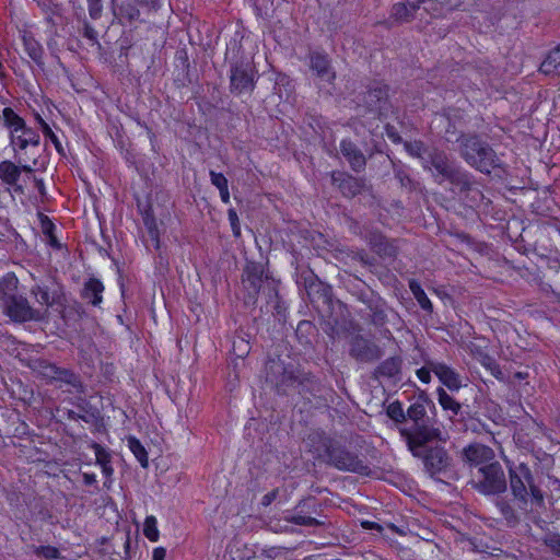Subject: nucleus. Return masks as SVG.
I'll use <instances>...</instances> for the list:
<instances>
[{"mask_svg":"<svg viewBox=\"0 0 560 560\" xmlns=\"http://www.w3.org/2000/svg\"><path fill=\"white\" fill-rule=\"evenodd\" d=\"M38 121H39V125L42 127V131H43L44 136L46 138H48L54 143L56 150L59 153H63V149H62L61 142L59 141L58 137L52 131V129L49 127V125L43 118H40L39 116H38Z\"/></svg>","mask_w":560,"mask_h":560,"instance_id":"obj_47","label":"nucleus"},{"mask_svg":"<svg viewBox=\"0 0 560 560\" xmlns=\"http://www.w3.org/2000/svg\"><path fill=\"white\" fill-rule=\"evenodd\" d=\"M228 218L233 231L234 236L238 237L241 235V226L238 221V215L234 209H229Z\"/></svg>","mask_w":560,"mask_h":560,"instance_id":"obj_53","label":"nucleus"},{"mask_svg":"<svg viewBox=\"0 0 560 560\" xmlns=\"http://www.w3.org/2000/svg\"><path fill=\"white\" fill-rule=\"evenodd\" d=\"M384 354L383 349L373 340L361 334H354L349 339V355L359 363H372Z\"/></svg>","mask_w":560,"mask_h":560,"instance_id":"obj_10","label":"nucleus"},{"mask_svg":"<svg viewBox=\"0 0 560 560\" xmlns=\"http://www.w3.org/2000/svg\"><path fill=\"white\" fill-rule=\"evenodd\" d=\"M435 363V360L424 359V365L416 371L417 377L424 384L431 382V373L433 372L430 364Z\"/></svg>","mask_w":560,"mask_h":560,"instance_id":"obj_48","label":"nucleus"},{"mask_svg":"<svg viewBox=\"0 0 560 560\" xmlns=\"http://www.w3.org/2000/svg\"><path fill=\"white\" fill-rule=\"evenodd\" d=\"M34 184L40 195H45V184L43 179L34 178Z\"/></svg>","mask_w":560,"mask_h":560,"instance_id":"obj_61","label":"nucleus"},{"mask_svg":"<svg viewBox=\"0 0 560 560\" xmlns=\"http://www.w3.org/2000/svg\"><path fill=\"white\" fill-rule=\"evenodd\" d=\"M278 489H273L272 491L266 493L261 499V504L265 506L270 505L278 497Z\"/></svg>","mask_w":560,"mask_h":560,"instance_id":"obj_57","label":"nucleus"},{"mask_svg":"<svg viewBox=\"0 0 560 560\" xmlns=\"http://www.w3.org/2000/svg\"><path fill=\"white\" fill-rule=\"evenodd\" d=\"M436 394L439 404L444 410L452 411L454 416L458 415L462 408L458 401H456L451 395H448L446 390L442 387H439L436 389Z\"/></svg>","mask_w":560,"mask_h":560,"instance_id":"obj_35","label":"nucleus"},{"mask_svg":"<svg viewBox=\"0 0 560 560\" xmlns=\"http://www.w3.org/2000/svg\"><path fill=\"white\" fill-rule=\"evenodd\" d=\"M331 183L347 198H353L361 194L365 187V179L354 177L346 172L332 171L330 173Z\"/></svg>","mask_w":560,"mask_h":560,"instance_id":"obj_14","label":"nucleus"},{"mask_svg":"<svg viewBox=\"0 0 560 560\" xmlns=\"http://www.w3.org/2000/svg\"><path fill=\"white\" fill-rule=\"evenodd\" d=\"M254 65L247 60L233 62L230 69V90L234 94L250 93L255 89L256 75Z\"/></svg>","mask_w":560,"mask_h":560,"instance_id":"obj_9","label":"nucleus"},{"mask_svg":"<svg viewBox=\"0 0 560 560\" xmlns=\"http://www.w3.org/2000/svg\"><path fill=\"white\" fill-rule=\"evenodd\" d=\"M472 487L485 495H495L506 490V477L498 460L477 469L471 480Z\"/></svg>","mask_w":560,"mask_h":560,"instance_id":"obj_6","label":"nucleus"},{"mask_svg":"<svg viewBox=\"0 0 560 560\" xmlns=\"http://www.w3.org/2000/svg\"><path fill=\"white\" fill-rule=\"evenodd\" d=\"M510 489L515 505L523 512H528V505L544 504V494L540 488L535 483L530 468L521 463L517 466L509 468Z\"/></svg>","mask_w":560,"mask_h":560,"instance_id":"obj_2","label":"nucleus"},{"mask_svg":"<svg viewBox=\"0 0 560 560\" xmlns=\"http://www.w3.org/2000/svg\"><path fill=\"white\" fill-rule=\"evenodd\" d=\"M304 287L312 304L329 305L331 303V288L319 281L313 272L304 277Z\"/></svg>","mask_w":560,"mask_h":560,"instance_id":"obj_15","label":"nucleus"},{"mask_svg":"<svg viewBox=\"0 0 560 560\" xmlns=\"http://www.w3.org/2000/svg\"><path fill=\"white\" fill-rule=\"evenodd\" d=\"M143 534L150 541H156L159 539L156 518L154 516H147L143 526Z\"/></svg>","mask_w":560,"mask_h":560,"instance_id":"obj_46","label":"nucleus"},{"mask_svg":"<svg viewBox=\"0 0 560 560\" xmlns=\"http://www.w3.org/2000/svg\"><path fill=\"white\" fill-rule=\"evenodd\" d=\"M83 36L91 42L92 45H98L97 32L89 23H84Z\"/></svg>","mask_w":560,"mask_h":560,"instance_id":"obj_55","label":"nucleus"},{"mask_svg":"<svg viewBox=\"0 0 560 560\" xmlns=\"http://www.w3.org/2000/svg\"><path fill=\"white\" fill-rule=\"evenodd\" d=\"M19 279L9 272L0 278V307L3 308L19 295Z\"/></svg>","mask_w":560,"mask_h":560,"instance_id":"obj_20","label":"nucleus"},{"mask_svg":"<svg viewBox=\"0 0 560 560\" xmlns=\"http://www.w3.org/2000/svg\"><path fill=\"white\" fill-rule=\"evenodd\" d=\"M386 413L393 421L397 423H402L406 421V413L402 409L401 402L398 400L389 404Z\"/></svg>","mask_w":560,"mask_h":560,"instance_id":"obj_45","label":"nucleus"},{"mask_svg":"<svg viewBox=\"0 0 560 560\" xmlns=\"http://www.w3.org/2000/svg\"><path fill=\"white\" fill-rule=\"evenodd\" d=\"M166 549L163 547H156L153 549L152 560H165Z\"/></svg>","mask_w":560,"mask_h":560,"instance_id":"obj_59","label":"nucleus"},{"mask_svg":"<svg viewBox=\"0 0 560 560\" xmlns=\"http://www.w3.org/2000/svg\"><path fill=\"white\" fill-rule=\"evenodd\" d=\"M406 419L411 420L413 425L427 421L429 418L427 417L424 402L417 400L416 402L411 404L407 409Z\"/></svg>","mask_w":560,"mask_h":560,"instance_id":"obj_33","label":"nucleus"},{"mask_svg":"<svg viewBox=\"0 0 560 560\" xmlns=\"http://www.w3.org/2000/svg\"><path fill=\"white\" fill-rule=\"evenodd\" d=\"M421 455H412L422 460L424 470L431 476H447L453 471V458L442 445H432L422 450Z\"/></svg>","mask_w":560,"mask_h":560,"instance_id":"obj_8","label":"nucleus"},{"mask_svg":"<svg viewBox=\"0 0 560 560\" xmlns=\"http://www.w3.org/2000/svg\"><path fill=\"white\" fill-rule=\"evenodd\" d=\"M220 191V197H221V200L224 202V203H229L230 202V191H229V187L226 189H221L219 190Z\"/></svg>","mask_w":560,"mask_h":560,"instance_id":"obj_63","label":"nucleus"},{"mask_svg":"<svg viewBox=\"0 0 560 560\" xmlns=\"http://www.w3.org/2000/svg\"><path fill=\"white\" fill-rule=\"evenodd\" d=\"M372 246L383 257H394L397 254L396 247L383 236L375 237Z\"/></svg>","mask_w":560,"mask_h":560,"instance_id":"obj_40","label":"nucleus"},{"mask_svg":"<svg viewBox=\"0 0 560 560\" xmlns=\"http://www.w3.org/2000/svg\"><path fill=\"white\" fill-rule=\"evenodd\" d=\"M50 383H59V387L63 384L72 387L77 393H83V384L80 380V376L75 374L72 370L57 366L56 374L51 378Z\"/></svg>","mask_w":560,"mask_h":560,"instance_id":"obj_24","label":"nucleus"},{"mask_svg":"<svg viewBox=\"0 0 560 560\" xmlns=\"http://www.w3.org/2000/svg\"><path fill=\"white\" fill-rule=\"evenodd\" d=\"M21 176V167L15 165L11 161H3L0 163V178L5 184L13 186L18 192H23L22 186L18 185V180Z\"/></svg>","mask_w":560,"mask_h":560,"instance_id":"obj_26","label":"nucleus"},{"mask_svg":"<svg viewBox=\"0 0 560 560\" xmlns=\"http://www.w3.org/2000/svg\"><path fill=\"white\" fill-rule=\"evenodd\" d=\"M2 312L15 323L39 322L44 318L43 313L33 308L27 299L21 294L5 305Z\"/></svg>","mask_w":560,"mask_h":560,"instance_id":"obj_11","label":"nucleus"},{"mask_svg":"<svg viewBox=\"0 0 560 560\" xmlns=\"http://www.w3.org/2000/svg\"><path fill=\"white\" fill-rule=\"evenodd\" d=\"M409 289L412 292L415 299L419 303L422 310L427 312H432L433 305L425 294L424 290L421 288L420 283L416 280H411L409 282Z\"/></svg>","mask_w":560,"mask_h":560,"instance_id":"obj_36","label":"nucleus"},{"mask_svg":"<svg viewBox=\"0 0 560 560\" xmlns=\"http://www.w3.org/2000/svg\"><path fill=\"white\" fill-rule=\"evenodd\" d=\"M31 294L36 298V301L46 307L55 304H61L63 293L61 288L50 289L46 284H35L31 289Z\"/></svg>","mask_w":560,"mask_h":560,"instance_id":"obj_19","label":"nucleus"},{"mask_svg":"<svg viewBox=\"0 0 560 560\" xmlns=\"http://www.w3.org/2000/svg\"><path fill=\"white\" fill-rule=\"evenodd\" d=\"M128 446L143 468L149 465L148 453L141 442L135 436L128 439Z\"/></svg>","mask_w":560,"mask_h":560,"instance_id":"obj_41","label":"nucleus"},{"mask_svg":"<svg viewBox=\"0 0 560 560\" xmlns=\"http://www.w3.org/2000/svg\"><path fill=\"white\" fill-rule=\"evenodd\" d=\"M400 434L412 455H421L422 450L431 446L430 443H445L448 440L447 433L431 419L412 425L411 429L404 428Z\"/></svg>","mask_w":560,"mask_h":560,"instance_id":"obj_4","label":"nucleus"},{"mask_svg":"<svg viewBox=\"0 0 560 560\" xmlns=\"http://www.w3.org/2000/svg\"><path fill=\"white\" fill-rule=\"evenodd\" d=\"M83 481L86 486H92L96 483V476L94 474L84 472Z\"/></svg>","mask_w":560,"mask_h":560,"instance_id":"obj_60","label":"nucleus"},{"mask_svg":"<svg viewBox=\"0 0 560 560\" xmlns=\"http://www.w3.org/2000/svg\"><path fill=\"white\" fill-rule=\"evenodd\" d=\"M310 67L316 75L324 82L332 83L336 79L328 55L318 51H312L308 55Z\"/></svg>","mask_w":560,"mask_h":560,"instance_id":"obj_16","label":"nucleus"},{"mask_svg":"<svg viewBox=\"0 0 560 560\" xmlns=\"http://www.w3.org/2000/svg\"><path fill=\"white\" fill-rule=\"evenodd\" d=\"M285 521L300 526H320L324 524L315 517L301 515L298 513L285 516Z\"/></svg>","mask_w":560,"mask_h":560,"instance_id":"obj_43","label":"nucleus"},{"mask_svg":"<svg viewBox=\"0 0 560 560\" xmlns=\"http://www.w3.org/2000/svg\"><path fill=\"white\" fill-rule=\"evenodd\" d=\"M402 360L400 357H390L381 362L374 370L375 378H388L399 381Z\"/></svg>","mask_w":560,"mask_h":560,"instance_id":"obj_21","label":"nucleus"},{"mask_svg":"<svg viewBox=\"0 0 560 560\" xmlns=\"http://www.w3.org/2000/svg\"><path fill=\"white\" fill-rule=\"evenodd\" d=\"M388 86L385 84L377 83L373 85L366 95V104L376 109H382L383 104L386 103L388 98Z\"/></svg>","mask_w":560,"mask_h":560,"instance_id":"obj_29","label":"nucleus"},{"mask_svg":"<svg viewBox=\"0 0 560 560\" xmlns=\"http://www.w3.org/2000/svg\"><path fill=\"white\" fill-rule=\"evenodd\" d=\"M89 14L92 19L96 20L102 13V0H88Z\"/></svg>","mask_w":560,"mask_h":560,"instance_id":"obj_54","label":"nucleus"},{"mask_svg":"<svg viewBox=\"0 0 560 560\" xmlns=\"http://www.w3.org/2000/svg\"><path fill=\"white\" fill-rule=\"evenodd\" d=\"M460 459L470 468L477 467L478 469L495 460V453L490 446L471 443L462 450Z\"/></svg>","mask_w":560,"mask_h":560,"instance_id":"obj_12","label":"nucleus"},{"mask_svg":"<svg viewBox=\"0 0 560 560\" xmlns=\"http://www.w3.org/2000/svg\"><path fill=\"white\" fill-rule=\"evenodd\" d=\"M32 553H34L36 557L45 559V560H57L62 559V556L57 547L54 546H36L31 545L28 546Z\"/></svg>","mask_w":560,"mask_h":560,"instance_id":"obj_38","label":"nucleus"},{"mask_svg":"<svg viewBox=\"0 0 560 560\" xmlns=\"http://www.w3.org/2000/svg\"><path fill=\"white\" fill-rule=\"evenodd\" d=\"M2 118L4 125L11 129V135L19 133L25 126L24 119L20 117L11 107L3 108Z\"/></svg>","mask_w":560,"mask_h":560,"instance_id":"obj_31","label":"nucleus"},{"mask_svg":"<svg viewBox=\"0 0 560 560\" xmlns=\"http://www.w3.org/2000/svg\"><path fill=\"white\" fill-rule=\"evenodd\" d=\"M23 45L27 56L39 67L44 66V48L43 46L31 35H23Z\"/></svg>","mask_w":560,"mask_h":560,"instance_id":"obj_30","label":"nucleus"},{"mask_svg":"<svg viewBox=\"0 0 560 560\" xmlns=\"http://www.w3.org/2000/svg\"><path fill=\"white\" fill-rule=\"evenodd\" d=\"M430 366L439 381L450 390H458L462 387L460 375L452 366L439 361L431 363Z\"/></svg>","mask_w":560,"mask_h":560,"instance_id":"obj_17","label":"nucleus"},{"mask_svg":"<svg viewBox=\"0 0 560 560\" xmlns=\"http://www.w3.org/2000/svg\"><path fill=\"white\" fill-rule=\"evenodd\" d=\"M419 9L420 5L417 1L412 3L397 2L392 7L389 18L399 24L409 23L413 21Z\"/></svg>","mask_w":560,"mask_h":560,"instance_id":"obj_22","label":"nucleus"},{"mask_svg":"<svg viewBox=\"0 0 560 560\" xmlns=\"http://www.w3.org/2000/svg\"><path fill=\"white\" fill-rule=\"evenodd\" d=\"M423 5H424V10L431 14H433V12L438 11V5H436L435 1H430L429 3L423 4Z\"/></svg>","mask_w":560,"mask_h":560,"instance_id":"obj_62","label":"nucleus"},{"mask_svg":"<svg viewBox=\"0 0 560 560\" xmlns=\"http://www.w3.org/2000/svg\"><path fill=\"white\" fill-rule=\"evenodd\" d=\"M396 178L399 180L401 186L408 187L410 189L413 187L412 178L404 171L396 172Z\"/></svg>","mask_w":560,"mask_h":560,"instance_id":"obj_56","label":"nucleus"},{"mask_svg":"<svg viewBox=\"0 0 560 560\" xmlns=\"http://www.w3.org/2000/svg\"><path fill=\"white\" fill-rule=\"evenodd\" d=\"M209 175L211 184L215 186L219 190L226 189L229 187L228 178L222 173L210 171Z\"/></svg>","mask_w":560,"mask_h":560,"instance_id":"obj_51","label":"nucleus"},{"mask_svg":"<svg viewBox=\"0 0 560 560\" xmlns=\"http://www.w3.org/2000/svg\"><path fill=\"white\" fill-rule=\"evenodd\" d=\"M93 448L95 451L96 463L100 466L110 464V455L104 447L95 443Z\"/></svg>","mask_w":560,"mask_h":560,"instance_id":"obj_50","label":"nucleus"},{"mask_svg":"<svg viewBox=\"0 0 560 560\" xmlns=\"http://www.w3.org/2000/svg\"><path fill=\"white\" fill-rule=\"evenodd\" d=\"M548 271L552 273L553 284L556 289L560 291V261H550L548 265Z\"/></svg>","mask_w":560,"mask_h":560,"instance_id":"obj_52","label":"nucleus"},{"mask_svg":"<svg viewBox=\"0 0 560 560\" xmlns=\"http://www.w3.org/2000/svg\"><path fill=\"white\" fill-rule=\"evenodd\" d=\"M26 365L38 376L50 383L54 374H56L57 365L44 358H30Z\"/></svg>","mask_w":560,"mask_h":560,"instance_id":"obj_27","label":"nucleus"},{"mask_svg":"<svg viewBox=\"0 0 560 560\" xmlns=\"http://www.w3.org/2000/svg\"><path fill=\"white\" fill-rule=\"evenodd\" d=\"M544 544L557 556L560 557V534L547 535Z\"/></svg>","mask_w":560,"mask_h":560,"instance_id":"obj_49","label":"nucleus"},{"mask_svg":"<svg viewBox=\"0 0 560 560\" xmlns=\"http://www.w3.org/2000/svg\"><path fill=\"white\" fill-rule=\"evenodd\" d=\"M475 358L479 361V363L486 368L491 375H493L497 380L502 381L504 378V375L500 369V365L497 363L495 359H493L491 355H489L486 352L478 351L475 354Z\"/></svg>","mask_w":560,"mask_h":560,"instance_id":"obj_32","label":"nucleus"},{"mask_svg":"<svg viewBox=\"0 0 560 560\" xmlns=\"http://www.w3.org/2000/svg\"><path fill=\"white\" fill-rule=\"evenodd\" d=\"M66 416H67V419H69V420L75 421V420L82 419L83 421L89 422V419H88L86 416L80 415V413H78V412H75L74 410H71V409H68L66 411Z\"/></svg>","mask_w":560,"mask_h":560,"instance_id":"obj_58","label":"nucleus"},{"mask_svg":"<svg viewBox=\"0 0 560 560\" xmlns=\"http://www.w3.org/2000/svg\"><path fill=\"white\" fill-rule=\"evenodd\" d=\"M307 445L318 460L340 471L354 472L361 476H370L372 472L370 466L357 453L351 452L324 433L314 432L310 434Z\"/></svg>","mask_w":560,"mask_h":560,"instance_id":"obj_1","label":"nucleus"},{"mask_svg":"<svg viewBox=\"0 0 560 560\" xmlns=\"http://www.w3.org/2000/svg\"><path fill=\"white\" fill-rule=\"evenodd\" d=\"M560 67V44L551 50L540 65V71L545 74H551Z\"/></svg>","mask_w":560,"mask_h":560,"instance_id":"obj_37","label":"nucleus"},{"mask_svg":"<svg viewBox=\"0 0 560 560\" xmlns=\"http://www.w3.org/2000/svg\"><path fill=\"white\" fill-rule=\"evenodd\" d=\"M404 147L411 156L421 161L422 166L424 165L425 158L430 154L431 149L427 148L420 140L406 141Z\"/></svg>","mask_w":560,"mask_h":560,"instance_id":"obj_34","label":"nucleus"},{"mask_svg":"<svg viewBox=\"0 0 560 560\" xmlns=\"http://www.w3.org/2000/svg\"><path fill=\"white\" fill-rule=\"evenodd\" d=\"M497 508L500 510L503 517L509 522H517L518 516L514 505L504 498L497 500Z\"/></svg>","mask_w":560,"mask_h":560,"instance_id":"obj_42","label":"nucleus"},{"mask_svg":"<svg viewBox=\"0 0 560 560\" xmlns=\"http://www.w3.org/2000/svg\"><path fill=\"white\" fill-rule=\"evenodd\" d=\"M340 152L348 161L351 170L360 173L365 170L366 159L363 152L351 140H342L340 142Z\"/></svg>","mask_w":560,"mask_h":560,"instance_id":"obj_18","label":"nucleus"},{"mask_svg":"<svg viewBox=\"0 0 560 560\" xmlns=\"http://www.w3.org/2000/svg\"><path fill=\"white\" fill-rule=\"evenodd\" d=\"M101 467H102V471H103V474H104L107 478H110V477H112V475H113V472H114V469H113L112 465H110V464H108V465H103V466H101Z\"/></svg>","mask_w":560,"mask_h":560,"instance_id":"obj_64","label":"nucleus"},{"mask_svg":"<svg viewBox=\"0 0 560 560\" xmlns=\"http://www.w3.org/2000/svg\"><path fill=\"white\" fill-rule=\"evenodd\" d=\"M104 285L101 280L96 278H90L85 281L81 298L93 306H100L103 301Z\"/></svg>","mask_w":560,"mask_h":560,"instance_id":"obj_23","label":"nucleus"},{"mask_svg":"<svg viewBox=\"0 0 560 560\" xmlns=\"http://www.w3.org/2000/svg\"><path fill=\"white\" fill-rule=\"evenodd\" d=\"M459 154L464 161L477 171L490 174L501 166V160L492 147L476 135L462 136L458 139Z\"/></svg>","mask_w":560,"mask_h":560,"instance_id":"obj_3","label":"nucleus"},{"mask_svg":"<svg viewBox=\"0 0 560 560\" xmlns=\"http://www.w3.org/2000/svg\"><path fill=\"white\" fill-rule=\"evenodd\" d=\"M11 144L14 150H25L28 145L37 148L39 145V135L25 125L19 133H12Z\"/></svg>","mask_w":560,"mask_h":560,"instance_id":"obj_25","label":"nucleus"},{"mask_svg":"<svg viewBox=\"0 0 560 560\" xmlns=\"http://www.w3.org/2000/svg\"><path fill=\"white\" fill-rule=\"evenodd\" d=\"M455 187L458 189V191L460 194L465 195V198L470 197V200L472 202V205H470L471 207L478 206L479 202L483 199V195H482L481 190L479 189L478 185L471 180L469 175H468L467 187H462V186H455Z\"/></svg>","mask_w":560,"mask_h":560,"instance_id":"obj_39","label":"nucleus"},{"mask_svg":"<svg viewBox=\"0 0 560 560\" xmlns=\"http://www.w3.org/2000/svg\"><path fill=\"white\" fill-rule=\"evenodd\" d=\"M143 222L151 241L154 242L155 248H159L160 233L155 219L150 214H145V217L143 218Z\"/></svg>","mask_w":560,"mask_h":560,"instance_id":"obj_44","label":"nucleus"},{"mask_svg":"<svg viewBox=\"0 0 560 560\" xmlns=\"http://www.w3.org/2000/svg\"><path fill=\"white\" fill-rule=\"evenodd\" d=\"M266 380L278 393L285 394L288 389L303 384L305 377L293 364H285L280 359L269 360L266 364Z\"/></svg>","mask_w":560,"mask_h":560,"instance_id":"obj_7","label":"nucleus"},{"mask_svg":"<svg viewBox=\"0 0 560 560\" xmlns=\"http://www.w3.org/2000/svg\"><path fill=\"white\" fill-rule=\"evenodd\" d=\"M266 280H268V276H265L262 265L256 262H248L245 266L242 275V281L244 288L248 292V300H246L247 303L255 302V299Z\"/></svg>","mask_w":560,"mask_h":560,"instance_id":"obj_13","label":"nucleus"},{"mask_svg":"<svg viewBox=\"0 0 560 560\" xmlns=\"http://www.w3.org/2000/svg\"><path fill=\"white\" fill-rule=\"evenodd\" d=\"M370 311L369 317L372 325L383 327L387 322L386 305L381 300H369L366 302Z\"/></svg>","mask_w":560,"mask_h":560,"instance_id":"obj_28","label":"nucleus"},{"mask_svg":"<svg viewBox=\"0 0 560 560\" xmlns=\"http://www.w3.org/2000/svg\"><path fill=\"white\" fill-rule=\"evenodd\" d=\"M423 168L431 171L439 184L446 180L453 186L467 187L468 185V173L456 166L444 151L436 148H431Z\"/></svg>","mask_w":560,"mask_h":560,"instance_id":"obj_5","label":"nucleus"}]
</instances>
